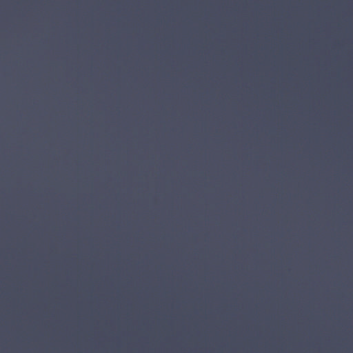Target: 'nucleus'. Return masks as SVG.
<instances>
[{
	"label": "nucleus",
	"mask_w": 353,
	"mask_h": 353,
	"mask_svg": "<svg viewBox=\"0 0 353 353\" xmlns=\"http://www.w3.org/2000/svg\"><path fill=\"white\" fill-rule=\"evenodd\" d=\"M90 290H95L96 288H89ZM118 290H121V288H117ZM153 289H156V288H153ZM184 290H195L196 288H183Z\"/></svg>",
	"instance_id": "obj_1"
},
{
	"label": "nucleus",
	"mask_w": 353,
	"mask_h": 353,
	"mask_svg": "<svg viewBox=\"0 0 353 353\" xmlns=\"http://www.w3.org/2000/svg\"><path fill=\"white\" fill-rule=\"evenodd\" d=\"M51 287H52V288H54V285H52Z\"/></svg>",
	"instance_id": "obj_4"
},
{
	"label": "nucleus",
	"mask_w": 353,
	"mask_h": 353,
	"mask_svg": "<svg viewBox=\"0 0 353 353\" xmlns=\"http://www.w3.org/2000/svg\"><path fill=\"white\" fill-rule=\"evenodd\" d=\"M14 289H16V290H23V288H14ZM39 289L41 290V288H39Z\"/></svg>",
	"instance_id": "obj_2"
},
{
	"label": "nucleus",
	"mask_w": 353,
	"mask_h": 353,
	"mask_svg": "<svg viewBox=\"0 0 353 353\" xmlns=\"http://www.w3.org/2000/svg\"><path fill=\"white\" fill-rule=\"evenodd\" d=\"M248 289H250V290H253L254 288H248ZM263 289H265V290H268V288H263Z\"/></svg>",
	"instance_id": "obj_3"
}]
</instances>
